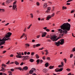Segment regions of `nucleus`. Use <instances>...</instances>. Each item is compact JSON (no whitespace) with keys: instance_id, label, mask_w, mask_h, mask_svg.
Masks as SVG:
<instances>
[{"instance_id":"f257e3e1","label":"nucleus","mask_w":75,"mask_h":75,"mask_svg":"<svg viewBox=\"0 0 75 75\" xmlns=\"http://www.w3.org/2000/svg\"><path fill=\"white\" fill-rule=\"evenodd\" d=\"M60 27L61 29H59L58 30V31L61 34H62V33H65V34H67L68 31L70 30L71 25L68 23H64Z\"/></svg>"},{"instance_id":"f03ea898","label":"nucleus","mask_w":75,"mask_h":75,"mask_svg":"<svg viewBox=\"0 0 75 75\" xmlns=\"http://www.w3.org/2000/svg\"><path fill=\"white\" fill-rule=\"evenodd\" d=\"M12 34L10 32H9L6 34V36L3 38L2 40L0 39V45L4 44L5 43V41L8 40H10L9 38L11 35Z\"/></svg>"},{"instance_id":"7ed1b4c3","label":"nucleus","mask_w":75,"mask_h":75,"mask_svg":"<svg viewBox=\"0 0 75 75\" xmlns=\"http://www.w3.org/2000/svg\"><path fill=\"white\" fill-rule=\"evenodd\" d=\"M48 38H50L51 40L53 41H57L58 39H59V38L58 37L57 38V36L55 35H53V36H51V37H48Z\"/></svg>"},{"instance_id":"20e7f679","label":"nucleus","mask_w":75,"mask_h":75,"mask_svg":"<svg viewBox=\"0 0 75 75\" xmlns=\"http://www.w3.org/2000/svg\"><path fill=\"white\" fill-rule=\"evenodd\" d=\"M16 54H18L16 55L17 58H22V56H21V53H18L17 52Z\"/></svg>"},{"instance_id":"39448f33","label":"nucleus","mask_w":75,"mask_h":75,"mask_svg":"<svg viewBox=\"0 0 75 75\" xmlns=\"http://www.w3.org/2000/svg\"><path fill=\"white\" fill-rule=\"evenodd\" d=\"M35 68L32 69L31 70L29 71V73L30 74H33L34 72H35Z\"/></svg>"},{"instance_id":"423d86ee","label":"nucleus","mask_w":75,"mask_h":75,"mask_svg":"<svg viewBox=\"0 0 75 75\" xmlns=\"http://www.w3.org/2000/svg\"><path fill=\"white\" fill-rule=\"evenodd\" d=\"M17 1H15L14 2H13V10H15L16 9V8L17 7V6L16 5H15V4L16 3Z\"/></svg>"},{"instance_id":"0eeeda50","label":"nucleus","mask_w":75,"mask_h":75,"mask_svg":"<svg viewBox=\"0 0 75 75\" xmlns=\"http://www.w3.org/2000/svg\"><path fill=\"white\" fill-rule=\"evenodd\" d=\"M60 44L61 45H63L64 43V39H62L61 40H60Z\"/></svg>"},{"instance_id":"6e6552de","label":"nucleus","mask_w":75,"mask_h":75,"mask_svg":"<svg viewBox=\"0 0 75 75\" xmlns=\"http://www.w3.org/2000/svg\"><path fill=\"white\" fill-rule=\"evenodd\" d=\"M63 70V68H61L59 69H58V70H57V69H56L55 70V71L57 72H61Z\"/></svg>"},{"instance_id":"1a4fd4ad","label":"nucleus","mask_w":75,"mask_h":75,"mask_svg":"<svg viewBox=\"0 0 75 75\" xmlns=\"http://www.w3.org/2000/svg\"><path fill=\"white\" fill-rule=\"evenodd\" d=\"M54 44H55L56 45H57V46H59L60 45L59 44H60V41H58L57 42H55Z\"/></svg>"},{"instance_id":"9d476101","label":"nucleus","mask_w":75,"mask_h":75,"mask_svg":"<svg viewBox=\"0 0 75 75\" xmlns=\"http://www.w3.org/2000/svg\"><path fill=\"white\" fill-rule=\"evenodd\" d=\"M42 37H45V35H47V33L44 32V33L42 34Z\"/></svg>"},{"instance_id":"9b49d317","label":"nucleus","mask_w":75,"mask_h":75,"mask_svg":"<svg viewBox=\"0 0 75 75\" xmlns=\"http://www.w3.org/2000/svg\"><path fill=\"white\" fill-rule=\"evenodd\" d=\"M29 56H23L22 57V58H25V59H27L28 58Z\"/></svg>"},{"instance_id":"f8f14e48","label":"nucleus","mask_w":75,"mask_h":75,"mask_svg":"<svg viewBox=\"0 0 75 75\" xmlns=\"http://www.w3.org/2000/svg\"><path fill=\"white\" fill-rule=\"evenodd\" d=\"M2 69L1 70V71H4V72H5V71H6V69H5L3 67H1Z\"/></svg>"},{"instance_id":"ddd939ff","label":"nucleus","mask_w":75,"mask_h":75,"mask_svg":"<svg viewBox=\"0 0 75 75\" xmlns=\"http://www.w3.org/2000/svg\"><path fill=\"white\" fill-rule=\"evenodd\" d=\"M50 18H51V16H48V17H47L46 20H49Z\"/></svg>"},{"instance_id":"4468645a","label":"nucleus","mask_w":75,"mask_h":75,"mask_svg":"<svg viewBox=\"0 0 75 75\" xmlns=\"http://www.w3.org/2000/svg\"><path fill=\"white\" fill-rule=\"evenodd\" d=\"M10 3V0H7L6 2V4H9Z\"/></svg>"},{"instance_id":"2eb2a0df","label":"nucleus","mask_w":75,"mask_h":75,"mask_svg":"<svg viewBox=\"0 0 75 75\" xmlns=\"http://www.w3.org/2000/svg\"><path fill=\"white\" fill-rule=\"evenodd\" d=\"M23 69L24 70H27L28 69V67L25 66L23 68Z\"/></svg>"},{"instance_id":"dca6fc26","label":"nucleus","mask_w":75,"mask_h":75,"mask_svg":"<svg viewBox=\"0 0 75 75\" xmlns=\"http://www.w3.org/2000/svg\"><path fill=\"white\" fill-rule=\"evenodd\" d=\"M15 64H16V65H19L20 64V63H18L17 61H15L14 62Z\"/></svg>"},{"instance_id":"f3484780","label":"nucleus","mask_w":75,"mask_h":75,"mask_svg":"<svg viewBox=\"0 0 75 75\" xmlns=\"http://www.w3.org/2000/svg\"><path fill=\"white\" fill-rule=\"evenodd\" d=\"M47 3H45L43 5V7H45V8H46L47 7Z\"/></svg>"},{"instance_id":"a211bd4d","label":"nucleus","mask_w":75,"mask_h":75,"mask_svg":"<svg viewBox=\"0 0 75 75\" xmlns=\"http://www.w3.org/2000/svg\"><path fill=\"white\" fill-rule=\"evenodd\" d=\"M45 65V66L46 67H48V63H46Z\"/></svg>"},{"instance_id":"6ab92c4d","label":"nucleus","mask_w":75,"mask_h":75,"mask_svg":"<svg viewBox=\"0 0 75 75\" xmlns=\"http://www.w3.org/2000/svg\"><path fill=\"white\" fill-rule=\"evenodd\" d=\"M16 69H19V70H21L22 69H21V68L20 67H16Z\"/></svg>"},{"instance_id":"aec40b11","label":"nucleus","mask_w":75,"mask_h":75,"mask_svg":"<svg viewBox=\"0 0 75 75\" xmlns=\"http://www.w3.org/2000/svg\"><path fill=\"white\" fill-rule=\"evenodd\" d=\"M34 59H30V62H34Z\"/></svg>"},{"instance_id":"412c9836","label":"nucleus","mask_w":75,"mask_h":75,"mask_svg":"<svg viewBox=\"0 0 75 75\" xmlns=\"http://www.w3.org/2000/svg\"><path fill=\"white\" fill-rule=\"evenodd\" d=\"M7 75V74H6L5 73H4L3 74V73L2 72H1L0 73V75Z\"/></svg>"},{"instance_id":"4be33fe9","label":"nucleus","mask_w":75,"mask_h":75,"mask_svg":"<svg viewBox=\"0 0 75 75\" xmlns=\"http://www.w3.org/2000/svg\"><path fill=\"white\" fill-rule=\"evenodd\" d=\"M35 56L37 59H38V58H39V55H38V54H36Z\"/></svg>"},{"instance_id":"5701e85b","label":"nucleus","mask_w":75,"mask_h":75,"mask_svg":"<svg viewBox=\"0 0 75 75\" xmlns=\"http://www.w3.org/2000/svg\"><path fill=\"white\" fill-rule=\"evenodd\" d=\"M54 67V66H51L49 67L50 69H53V68Z\"/></svg>"},{"instance_id":"b1692460","label":"nucleus","mask_w":75,"mask_h":75,"mask_svg":"<svg viewBox=\"0 0 75 75\" xmlns=\"http://www.w3.org/2000/svg\"><path fill=\"white\" fill-rule=\"evenodd\" d=\"M40 45H41V44H37L36 45V47H40Z\"/></svg>"},{"instance_id":"393cba45","label":"nucleus","mask_w":75,"mask_h":75,"mask_svg":"<svg viewBox=\"0 0 75 75\" xmlns=\"http://www.w3.org/2000/svg\"><path fill=\"white\" fill-rule=\"evenodd\" d=\"M40 61V59H38L37 60L36 62H37V63H39Z\"/></svg>"},{"instance_id":"a878e982","label":"nucleus","mask_w":75,"mask_h":75,"mask_svg":"<svg viewBox=\"0 0 75 75\" xmlns=\"http://www.w3.org/2000/svg\"><path fill=\"white\" fill-rule=\"evenodd\" d=\"M63 10H64L65 9L66 10H67V7H65L64 6H63L62 7Z\"/></svg>"},{"instance_id":"bb28decb","label":"nucleus","mask_w":75,"mask_h":75,"mask_svg":"<svg viewBox=\"0 0 75 75\" xmlns=\"http://www.w3.org/2000/svg\"><path fill=\"white\" fill-rule=\"evenodd\" d=\"M47 71V69H45L43 70V72H46V71Z\"/></svg>"},{"instance_id":"cd10ccee","label":"nucleus","mask_w":75,"mask_h":75,"mask_svg":"<svg viewBox=\"0 0 75 75\" xmlns=\"http://www.w3.org/2000/svg\"><path fill=\"white\" fill-rule=\"evenodd\" d=\"M25 45L26 46H28V47L30 46V45L28 43L25 44Z\"/></svg>"},{"instance_id":"c85d7f7f","label":"nucleus","mask_w":75,"mask_h":75,"mask_svg":"<svg viewBox=\"0 0 75 75\" xmlns=\"http://www.w3.org/2000/svg\"><path fill=\"white\" fill-rule=\"evenodd\" d=\"M67 75H74V74H71V73H70L68 74Z\"/></svg>"},{"instance_id":"c756f323","label":"nucleus","mask_w":75,"mask_h":75,"mask_svg":"<svg viewBox=\"0 0 75 75\" xmlns=\"http://www.w3.org/2000/svg\"><path fill=\"white\" fill-rule=\"evenodd\" d=\"M24 64H25V63H23V62H22L21 63L20 65L21 66L22 65H23Z\"/></svg>"},{"instance_id":"7c9ffc66","label":"nucleus","mask_w":75,"mask_h":75,"mask_svg":"<svg viewBox=\"0 0 75 75\" xmlns=\"http://www.w3.org/2000/svg\"><path fill=\"white\" fill-rule=\"evenodd\" d=\"M49 12H50V11L47 9V10L46 11V13H49Z\"/></svg>"},{"instance_id":"2f4dec72","label":"nucleus","mask_w":75,"mask_h":75,"mask_svg":"<svg viewBox=\"0 0 75 75\" xmlns=\"http://www.w3.org/2000/svg\"><path fill=\"white\" fill-rule=\"evenodd\" d=\"M32 25V24H30L28 27V29H29L30 27H31V26Z\"/></svg>"},{"instance_id":"473e14b6","label":"nucleus","mask_w":75,"mask_h":75,"mask_svg":"<svg viewBox=\"0 0 75 75\" xmlns=\"http://www.w3.org/2000/svg\"><path fill=\"white\" fill-rule=\"evenodd\" d=\"M35 53L34 52H32L31 53V55H34V54Z\"/></svg>"},{"instance_id":"72a5a7b5","label":"nucleus","mask_w":75,"mask_h":75,"mask_svg":"<svg viewBox=\"0 0 75 75\" xmlns=\"http://www.w3.org/2000/svg\"><path fill=\"white\" fill-rule=\"evenodd\" d=\"M58 67L59 68H62V66L61 65H59Z\"/></svg>"},{"instance_id":"f704fd0d","label":"nucleus","mask_w":75,"mask_h":75,"mask_svg":"<svg viewBox=\"0 0 75 75\" xmlns=\"http://www.w3.org/2000/svg\"><path fill=\"white\" fill-rule=\"evenodd\" d=\"M46 59H47V60H50V57H47Z\"/></svg>"},{"instance_id":"c9c22d12","label":"nucleus","mask_w":75,"mask_h":75,"mask_svg":"<svg viewBox=\"0 0 75 75\" xmlns=\"http://www.w3.org/2000/svg\"><path fill=\"white\" fill-rule=\"evenodd\" d=\"M72 57H73V54H71L70 57V58H72Z\"/></svg>"},{"instance_id":"e433bc0d","label":"nucleus","mask_w":75,"mask_h":75,"mask_svg":"<svg viewBox=\"0 0 75 75\" xmlns=\"http://www.w3.org/2000/svg\"><path fill=\"white\" fill-rule=\"evenodd\" d=\"M66 70L67 71H71V69H67Z\"/></svg>"},{"instance_id":"4c0bfd02","label":"nucleus","mask_w":75,"mask_h":75,"mask_svg":"<svg viewBox=\"0 0 75 75\" xmlns=\"http://www.w3.org/2000/svg\"><path fill=\"white\" fill-rule=\"evenodd\" d=\"M75 11V10H72V11H71V13H74V12Z\"/></svg>"},{"instance_id":"58836bf2","label":"nucleus","mask_w":75,"mask_h":75,"mask_svg":"<svg viewBox=\"0 0 75 75\" xmlns=\"http://www.w3.org/2000/svg\"><path fill=\"white\" fill-rule=\"evenodd\" d=\"M46 31H47V32H49V31H50V30L48 29H46Z\"/></svg>"},{"instance_id":"ea45409f","label":"nucleus","mask_w":75,"mask_h":75,"mask_svg":"<svg viewBox=\"0 0 75 75\" xmlns=\"http://www.w3.org/2000/svg\"><path fill=\"white\" fill-rule=\"evenodd\" d=\"M44 49V47H42L41 48H39V50H42L43 49Z\"/></svg>"},{"instance_id":"a19ab883","label":"nucleus","mask_w":75,"mask_h":75,"mask_svg":"<svg viewBox=\"0 0 75 75\" xmlns=\"http://www.w3.org/2000/svg\"><path fill=\"white\" fill-rule=\"evenodd\" d=\"M62 63H61V64L62 65V67H64V63H63V62H62Z\"/></svg>"},{"instance_id":"79ce46f5","label":"nucleus","mask_w":75,"mask_h":75,"mask_svg":"<svg viewBox=\"0 0 75 75\" xmlns=\"http://www.w3.org/2000/svg\"><path fill=\"white\" fill-rule=\"evenodd\" d=\"M50 9H51V8H50V7H48L47 10H49V11H50Z\"/></svg>"},{"instance_id":"37998d69","label":"nucleus","mask_w":75,"mask_h":75,"mask_svg":"<svg viewBox=\"0 0 75 75\" xmlns=\"http://www.w3.org/2000/svg\"><path fill=\"white\" fill-rule=\"evenodd\" d=\"M10 63V60H8V61L6 63V64H8Z\"/></svg>"},{"instance_id":"c03bdc74","label":"nucleus","mask_w":75,"mask_h":75,"mask_svg":"<svg viewBox=\"0 0 75 75\" xmlns=\"http://www.w3.org/2000/svg\"><path fill=\"white\" fill-rule=\"evenodd\" d=\"M9 73H10L8 75H12V74H11V71H9Z\"/></svg>"},{"instance_id":"a18cd8bd","label":"nucleus","mask_w":75,"mask_h":75,"mask_svg":"<svg viewBox=\"0 0 75 75\" xmlns=\"http://www.w3.org/2000/svg\"><path fill=\"white\" fill-rule=\"evenodd\" d=\"M36 4H37V5L38 6H39V5H40V3H39L38 2H37Z\"/></svg>"},{"instance_id":"49530a36","label":"nucleus","mask_w":75,"mask_h":75,"mask_svg":"<svg viewBox=\"0 0 75 75\" xmlns=\"http://www.w3.org/2000/svg\"><path fill=\"white\" fill-rule=\"evenodd\" d=\"M30 15L31 16V17H32V18H33V14H30Z\"/></svg>"},{"instance_id":"de8ad7c7","label":"nucleus","mask_w":75,"mask_h":75,"mask_svg":"<svg viewBox=\"0 0 75 75\" xmlns=\"http://www.w3.org/2000/svg\"><path fill=\"white\" fill-rule=\"evenodd\" d=\"M36 47V45H33V48H35Z\"/></svg>"},{"instance_id":"09e8293b","label":"nucleus","mask_w":75,"mask_h":75,"mask_svg":"<svg viewBox=\"0 0 75 75\" xmlns=\"http://www.w3.org/2000/svg\"><path fill=\"white\" fill-rule=\"evenodd\" d=\"M42 59H45V56H44L42 58Z\"/></svg>"},{"instance_id":"8fccbe9b","label":"nucleus","mask_w":75,"mask_h":75,"mask_svg":"<svg viewBox=\"0 0 75 75\" xmlns=\"http://www.w3.org/2000/svg\"><path fill=\"white\" fill-rule=\"evenodd\" d=\"M43 62V61H42V60H40V63H42Z\"/></svg>"},{"instance_id":"3c124183","label":"nucleus","mask_w":75,"mask_h":75,"mask_svg":"<svg viewBox=\"0 0 75 75\" xmlns=\"http://www.w3.org/2000/svg\"><path fill=\"white\" fill-rule=\"evenodd\" d=\"M64 62H67V59H64Z\"/></svg>"},{"instance_id":"603ef678","label":"nucleus","mask_w":75,"mask_h":75,"mask_svg":"<svg viewBox=\"0 0 75 75\" xmlns=\"http://www.w3.org/2000/svg\"><path fill=\"white\" fill-rule=\"evenodd\" d=\"M30 52H28L27 53V55H30Z\"/></svg>"},{"instance_id":"864d4df0","label":"nucleus","mask_w":75,"mask_h":75,"mask_svg":"<svg viewBox=\"0 0 75 75\" xmlns=\"http://www.w3.org/2000/svg\"><path fill=\"white\" fill-rule=\"evenodd\" d=\"M47 28V27H45L44 28H43V29H44V30H46Z\"/></svg>"},{"instance_id":"5fc2aeb1","label":"nucleus","mask_w":75,"mask_h":75,"mask_svg":"<svg viewBox=\"0 0 75 75\" xmlns=\"http://www.w3.org/2000/svg\"><path fill=\"white\" fill-rule=\"evenodd\" d=\"M14 69H11V71H14Z\"/></svg>"},{"instance_id":"6e6d98bb","label":"nucleus","mask_w":75,"mask_h":75,"mask_svg":"<svg viewBox=\"0 0 75 75\" xmlns=\"http://www.w3.org/2000/svg\"><path fill=\"white\" fill-rule=\"evenodd\" d=\"M10 57H13V54H11Z\"/></svg>"},{"instance_id":"4d7b16f0","label":"nucleus","mask_w":75,"mask_h":75,"mask_svg":"<svg viewBox=\"0 0 75 75\" xmlns=\"http://www.w3.org/2000/svg\"><path fill=\"white\" fill-rule=\"evenodd\" d=\"M66 4L67 5H70V4L69 3H67Z\"/></svg>"},{"instance_id":"13d9d810","label":"nucleus","mask_w":75,"mask_h":75,"mask_svg":"<svg viewBox=\"0 0 75 75\" xmlns=\"http://www.w3.org/2000/svg\"><path fill=\"white\" fill-rule=\"evenodd\" d=\"M27 52H25L24 53V54L25 55H27Z\"/></svg>"},{"instance_id":"bf43d9fd","label":"nucleus","mask_w":75,"mask_h":75,"mask_svg":"<svg viewBox=\"0 0 75 75\" xmlns=\"http://www.w3.org/2000/svg\"><path fill=\"white\" fill-rule=\"evenodd\" d=\"M8 24H9V23H7V24H6L5 25H6V26H7V25H8Z\"/></svg>"},{"instance_id":"052dcab7","label":"nucleus","mask_w":75,"mask_h":75,"mask_svg":"<svg viewBox=\"0 0 75 75\" xmlns=\"http://www.w3.org/2000/svg\"><path fill=\"white\" fill-rule=\"evenodd\" d=\"M38 75V74L34 73H33V74H32V75Z\"/></svg>"},{"instance_id":"680f3d73","label":"nucleus","mask_w":75,"mask_h":75,"mask_svg":"<svg viewBox=\"0 0 75 75\" xmlns=\"http://www.w3.org/2000/svg\"><path fill=\"white\" fill-rule=\"evenodd\" d=\"M37 38H40V36L38 35L37 36Z\"/></svg>"},{"instance_id":"e2e57ef3","label":"nucleus","mask_w":75,"mask_h":75,"mask_svg":"<svg viewBox=\"0 0 75 75\" xmlns=\"http://www.w3.org/2000/svg\"><path fill=\"white\" fill-rule=\"evenodd\" d=\"M38 20L40 21V20H41V18H38Z\"/></svg>"},{"instance_id":"0e129e2a","label":"nucleus","mask_w":75,"mask_h":75,"mask_svg":"<svg viewBox=\"0 0 75 75\" xmlns=\"http://www.w3.org/2000/svg\"><path fill=\"white\" fill-rule=\"evenodd\" d=\"M2 5H4V6H5V4H4V2H3L2 4Z\"/></svg>"},{"instance_id":"69168bd1","label":"nucleus","mask_w":75,"mask_h":75,"mask_svg":"<svg viewBox=\"0 0 75 75\" xmlns=\"http://www.w3.org/2000/svg\"><path fill=\"white\" fill-rule=\"evenodd\" d=\"M48 54V52H46L45 53V54L47 55Z\"/></svg>"},{"instance_id":"338daca9","label":"nucleus","mask_w":75,"mask_h":75,"mask_svg":"<svg viewBox=\"0 0 75 75\" xmlns=\"http://www.w3.org/2000/svg\"><path fill=\"white\" fill-rule=\"evenodd\" d=\"M5 64H3L2 65V66H4H4H5Z\"/></svg>"},{"instance_id":"774afa93","label":"nucleus","mask_w":75,"mask_h":75,"mask_svg":"<svg viewBox=\"0 0 75 75\" xmlns=\"http://www.w3.org/2000/svg\"><path fill=\"white\" fill-rule=\"evenodd\" d=\"M71 21V19H68V21L69 22H70V21Z\"/></svg>"}]
</instances>
